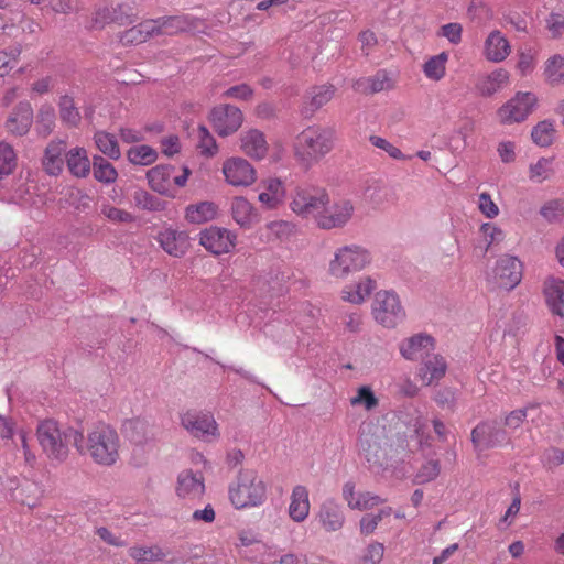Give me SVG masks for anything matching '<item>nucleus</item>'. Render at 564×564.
Instances as JSON below:
<instances>
[{
	"label": "nucleus",
	"mask_w": 564,
	"mask_h": 564,
	"mask_svg": "<svg viewBox=\"0 0 564 564\" xmlns=\"http://www.w3.org/2000/svg\"><path fill=\"white\" fill-rule=\"evenodd\" d=\"M74 434V447L80 455H88L99 466L111 467L120 459V437L115 429L106 424L94 426L85 436Z\"/></svg>",
	"instance_id": "f257e3e1"
},
{
	"label": "nucleus",
	"mask_w": 564,
	"mask_h": 564,
	"mask_svg": "<svg viewBox=\"0 0 564 564\" xmlns=\"http://www.w3.org/2000/svg\"><path fill=\"white\" fill-rule=\"evenodd\" d=\"M335 140L334 129L319 124L308 126L294 140V156L302 165L310 167L333 150Z\"/></svg>",
	"instance_id": "f03ea898"
},
{
	"label": "nucleus",
	"mask_w": 564,
	"mask_h": 564,
	"mask_svg": "<svg viewBox=\"0 0 564 564\" xmlns=\"http://www.w3.org/2000/svg\"><path fill=\"white\" fill-rule=\"evenodd\" d=\"M228 497L238 510L259 507L267 500V485L254 470L247 469L230 484Z\"/></svg>",
	"instance_id": "7ed1b4c3"
},
{
	"label": "nucleus",
	"mask_w": 564,
	"mask_h": 564,
	"mask_svg": "<svg viewBox=\"0 0 564 564\" xmlns=\"http://www.w3.org/2000/svg\"><path fill=\"white\" fill-rule=\"evenodd\" d=\"M80 433L72 427L63 429L55 420H44L36 427V437L48 459L62 463L69 454L68 443H74V434Z\"/></svg>",
	"instance_id": "20e7f679"
},
{
	"label": "nucleus",
	"mask_w": 564,
	"mask_h": 564,
	"mask_svg": "<svg viewBox=\"0 0 564 564\" xmlns=\"http://www.w3.org/2000/svg\"><path fill=\"white\" fill-rule=\"evenodd\" d=\"M371 262L370 252L359 245H346L337 248L328 263L330 276L345 280L349 274L364 270Z\"/></svg>",
	"instance_id": "39448f33"
},
{
	"label": "nucleus",
	"mask_w": 564,
	"mask_h": 564,
	"mask_svg": "<svg viewBox=\"0 0 564 564\" xmlns=\"http://www.w3.org/2000/svg\"><path fill=\"white\" fill-rule=\"evenodd\" d=\"M192 171L187 166L177 170L170 164H160L147 172L150 187L159 194L174 197L176 188L184 187Z\"/></svg>",
	"instance_id": "423d86ee"
},
{
	"label": "nucleus",
	"mask_w": 564,
	"mask_h": 564,
	"mask_svg": "<svg viewBox=\"0 0 564 564\" xmlns=\"http://www.w3.org/2000/svg\"><path fill=\"white\" fill-rule=\"evenodd\" d=\"M359 444L365 458L372 468L387 470L397 467L401 454L398 447L373 435H362Z\"/></svg>",
	"instance_id": "0eeeda50"
},
{
	"label": "nucleus",
	"mask_w": 564,
	"mask_h": 564,
	"mask_svg": "<svg viewBox=\"0 0 564 564\" xmlns=\"http://www.w3.org/2000/svg\"><path fill=\"white\" fill-rule=\"evenodd\" d=\"M329 203V195L323 188L315 187H296L290 198L291 210L301 218L316 217L325 204Z\"/></svg>",
	"instance_id": "6e6552de"
},
{
	"label": "nucleus",
	"mask_w": 564,
	"mask_h": 564,
	"mask_svg": "<svg viewBox=\"0 0 564 564\" xmlns=\"http://www.w3.org/2000/svg\"><path fill=\"white\" fill-rule=\"evenodd\" d=\"M375 321L386 328H394L405 317L399 296L390 291H379L372 303Z\"/></svg>",
	"instance_id": "1a4fd4ad"
},
{
	"label": "nucleus",
	"mask_w": 564,
	"mask_h": 564,
	"mask_svg": "<svg viewBox=\"0 0 564 564\" xmlns=\"http://www.w3.org/2000/svg\"><path fill=\"white\" fill-rule=\"evenodd\" d=\"M522 274V262L514 256L502 254L488 273L487 280L500 289L510 291L520 284Z\"/></svg>",
	"instance_id": "9d476101"
},
{
	"label": "nucleus",
	"mask_w": 564,
	"mask_h": 564,
	"mask_svg": "<svg viewBox=\"0 0 564 564\" xmlns=\"http://www.w3.org/2000/svg\"><path fill=\"white\" fill-rule=\"evenodd\" d=\"M354 213V203L348 198H339L319 209L315 224L324 230L340 229L351 220Z\"/></svg>",
	"instance_id": "9b49d317"
},
{
	"label": "nucleus",
	"mask_w": 564,
	"mask_h": 564,
	"mask_svg": "<svg viewBox=\"0 0 564 564\" xmlns=\"http://www.w3.org/2000/svg\"><path fill=\"white\" fill-rule=\"evenodd\" d=\"M538 104V97L530 91H518L510 100L502 105L497 117L502 124H512L524 121Z\"/></svg>",
	"instance_id": "f8f14e48"
},
{
	"label": "nucleus",
	"mask_w": 564,
	"mask_h": 564,
	"mask_svg": "<svg viewBox=\"0 0 564 564\" xmlns=\"http://www.w3.org/2000/svg\"><path fill=\"white\" fill-rule=\"evenodd\" d=\"M181 425L194 437L213 442L220 435L218 424L212 413L188 410L181 415Z\"/></svg>",
	"instance_id": "ddd939ff"
},
{
	"label": "nucleus",
	"mask_w": 564,
	"mask_h": 564,
	"mask_svg": "<svg viewBox=\"0 0 564 564\" xmlns=\"http://www.w3.org/2000/svg\"><path fill=\"white\" fill-rule=\"evenodd\" d=\"M221 174L227 185L249 187L257 181L256 167L242 156H229L221 164Z\"/></svg>",
	"instance_id": "4468645a"
},
{
	"label": "nucleus",
	"mask_w": 564,
	"mask_h": 564,
	"mask_svg": "<svg viewBox=\"0 0 564 564\" xmlns=\"http://www.w3.org/2000/svg\"><path fill=\"white\" fill-rule=\"evenodd\" d=\"M199 245L214 256L228 254L237 245V235L224 227L209 226L198 234Z\"/></svg>",
	"instance_id": "2eb2a0df"
},
{
	"label": "nucleus",
	"mask_w": 564,
	"mask_h": 564,
	"mask_svg": "<svg viewBox=\"0 0 564 564\" xmlns=\"http://www.w3.org/2000/svg\"><path fill=\"white\" fill-rule=\"evenodd\" d=\"M209 121L220 137L235 133L243 122L241 110L231 105L214 107L209 113Z\"/></svg>",
	"instance_id": "dca6fc26"
},
{
	"label": "nucleus",
	"mask_w": 564,
	"mask_h": 564,
	"mask_svg": "<svg viewBox=\"0 0 564 564\" xmlns=\"http://www.w3.org/2000/svg\"><path fill=\"white\" fill-rule=\"evenodd\" d=\"M160 247L171 257L182 258L191 248L188 232L172 227L164 228L158 234Z\"/></svg>",
	"instance_id": "f3484780"
},
{
	"label": "nucleus",
	"mask_w": 564,
	"mask_h": 564,
	"mask_svg": "<svg viewBox=\"0 0 564 564\" xmlns=\"http://www.w3.org/2000/svg\"><path fill=\"white\" fill-rule=\"evenodd\" d=\"M315 519L327 533L341 530L346 522L343 507L334 499H327L319 506Z\"/></svg>",
	"instance_id": "a211bd4d"
},
{
	"label": "nucleus",
	"mask_w": 564,
	"mask_h": 564,
	"mask_svg": "<svg viewBox=\"0 0 564 564\" xmlns=\"http://www.w3.org/2000/svg\"><path fill=\"white\" fill-rule=\"evenodd\" d=\"M512 52L510 41L500 30H492L484 40L482 56L491 63H501Z\"/></svg>",
	"instance_id": "6ab92c4d"
},
{
	"label": "nucleus",
	"mask_w": 564,
	"mask_h": 564,
	"mask_svg": "<svg viewBox=\"0 0 564 564\" xmlns=\"http://www.w3.org/2000/svg\"><path fill=\"white\" fill-rule=\"evenodd\" d=\"M205 494L204 477L191 469L181 471L177 476L176 495L186 500L200 499Z\"/></svg>",
	"instance_id": "aec40b11"
},
{
	"label": "nucleus",
	"mask_w": 564,
	"mask_h": 564,
	"mask_svg": "<svg viewBox=\"0 0 564 564\" xmlns=\"http://www.w3.org/2000/svg\"><path fill=\"white\" fill-rule=\"evenodd\" d=\"M240 150L248 158L262 161L269 151L265 135L258 129H249L240 134Z\"/></svg>",
	"instance_id": "412c9836"
},
{
	"label": "nucleus",
	"mask_w": 564,
	"mask_h": 564,
	"mask_svg": "<svg viewBox=\"0 0 564 564\" xmlns=\"http://www.w3.org/2000/svg\"><path fill=\"white\" fill-rule=\"evenodd\" d=\"M66 154V142L61 139L51 140L43 154V170L51 176H58L64 169V155Z\"/></svg>",
	"instance_id": "4be33fe9"
},
{
	"label": "nucleus",
	"mask_w": 564,
	"mask_h": 564,
	"mask_svg": "<svg viewBox=\"0 0 564 564\" xmlns=\"http://www.w3.org/2000/svg\"><path fill=\"white\" fill-rule=\"evenodd\" d=\"M505 438L496 422H481L471 431V442L476 448L485 449L497 446Z\"/></svg>",
	"instance_id": "5701e85b"
},
{
	"label": "nucleus",
	"mask_w": 564,
	"mask_h": 564,
	"mask_svg": "<svg viewBox=\"0 0 564 564\" xmlns=\"http://www.w3.org/2000/svg\"><path fill=\"white\" fill-rule=\"evenodd\" d=\"M434 349V339L426 334H416L400 344L401 355L409 360H417Z\"/></svg>",
	"instance_id": "b1692460"
},
{
	"label": "nucleus",
	"mask_w": 564,
	"mask_h": 564,
	"mask_svg": "<svg viewBox=\"0 0 564 564\" xmlns=\"http://www.w3.org/2000/svg\"><path fill=\"white\" fill-rule=\"evenodd\" d=\"M261 192L258 200L267 209H275L285 197V188L282 181L278 177H268L260 183Z\"/></svg>",
	"instance_id": "393cba45"
},
{
	"label": "nucleus",
	"mask_w": 564,
	"mask_h": 564,
	"mask_svg": "<svg viewBox=\"0 0 564 564\" xmlns=\"http://www.w3.org/2000/svg\"><path fill=\"white\" fill-rule=\"evenodd\" d=\"M311 510L310 495L305 486L296 485L291 492L288 514L296 523L304 522Z\"/></svg>",
	"instance_id": "a878e982"
},
{
	"label": "nucleus",
	"mask_w": 564,
	"mask_h": 564,
	"mask_svg": "<svg viewBox=\"0 0 564 564\" xmlns=\"http://www.w3.org/2000/svg\"><path fill=\"white\" fill-rule=\"evenodd\" d=\"M447 371V364L440 355L429 357L421 365L417 376L424 386L438 382Z\"/></svg>",
	"instance_id": "bb28decb"
},
{
	"label": "nucleus",
	"mask_w": 564,
	"mask_h": 564,
	"mask_svg": "<svg viewBox=\"0 0 564 564\" xmlns=\"http://www.w3.org/2000/svg\"><path fill=\"white\" fill-rule=\"evenodd\" d=\"M230 210L234 220L242 228H250L258 221V213L246 197H234L231 199Z\"/></svg>",
	"instance_id": "cd10ccee"
},
{
	"label": "nucleus",
	"mask_w": 564,
	"mask_h": 564,
	"mask_svg": "<svg viewBox=\"0 0 564 564\" xmlns=\"http://www.w3.org/2000/svg\"><path fill=\"white\" fill-rule=\"evenodd\" d=\"M543 292L551 311L561 317L564 316V280L547 278L544 281Z\"/></svg>",
	"instance_id": "c85d7f7f"
},
{
	"label": "nucleus",
	"mask_w": 564,
	"mask_h": 564,
	"mask_svg": "<svg viewBox=\"0 0 564 564\" xmlns=\"http://www.w3.org/2000/svg\"><path fill=\"white\" fill-rule=\"evenodd\" d=\"M33 119V111L30 104H20L6 122L7 130L17 135L25 134Z\"/></svg>",
	"instance_id": "c756f323"
},
{
	"label": "nucleus",
	"mask_w": 564,
	"mask_h": 564,
	"mask_svg": "<svg viewBox=\"0 0 564 564\" xmlns=\"http://www.w3.org/2000/svg\"><path fill=\"white\" fill-rule=\"evenodd\" d=\"M65 161L69 173L78 178L89 175L90 160L85 148L75 147L66 152Z\"/></svg>",
	"instance_id": "7c9ffc66"
},
{
	"label": "nucleus",
	"mask_w": 564,
	"mask_h": 564,
	"mask_svg": "<svg viewBox=\"0 0 564 564\" xmlns=\"http://www.w3.org/2000/svg\"><path fill=\"white\" fill-rule=\"evenodd\" d=\"M376 289V281L370 276H364L351 285H346L341 290V299L352 304H361Z\"/></svg>",
	"instance_id": "2f4dec72"
},
{
	"label": "nucleus",
	"mask_w": 564,
	"mask_h": 564,
	"mask_svg": "<svg viewBox=\"0 0 564 564\" xmlns=\"http://www.w3.org/2000/svg\"><path fill=\"white\" fill-rule=\"evenodd\" d=\"M509 72L503 68H498L480 78L476 88L481 96H491L505 87L509 83Z\"/></svg>",
	"instance_id": "473e14b6"
},
{
	"label": "nucleus",
	"mask_w": 564,
	"mask_h": 564,
	"mask_svg": "<svg viewBox=\"0 0 564 564\" xmlns=\"http://www.w3.org/2000/svg\"><path fill=\"white\" fill-rule=\"evenodd\" d=\"M218 207L213 202L191 204L185 209V219L191 224H204L216 218Z\"/></svg>",
	"instance_id": "72a5a7b5"
},
{
	"label": "nucleus",
	"mask_w": 564,
	"mask_h": 564,
	"mask_svg": "<svg viewBox=\"0 0 564 564\" xmlns=\"http://www.w3.org/2000/svg\"><path fill=\"white\" fill-rule=\"evenodd\" d=\"M126 431L129 440L138 445L154 438V426L141 417L130 420L126 424Z\"/></svg>",
	"instance_id": "f704fd0d"
},
{
	"label": "nucleus",
	"mask_w": 564,
	"mask_h": 564,
	"mask_svg": "<svg viewBox=\"0 0 564 564\" xmlns=\"http://www.w3.org/2000/svg\"><path fill=\"white\" fill-rule=\"evenodd\" d=\"M158 22L153 20H147L133 28L124 31L121 36V41L124 44H140L145 42L149 37L156 35Z\"/></svg>",
	"instance_id": "c9c22d12"
},
{
	"label": "nucleus",
	"mask_w": 564,
	"mask_h": 564,
	"mask_svg": "<svg viewBox=\"0 0 564 564\" xmlns=\"http://www.w3.org/2000/svg\"><path fill=\"white\" fill-rule=\"evenodd\" d=\"M448 58L449 55L446 52L430 56L422 66L424 76L433 82L442 80L446 75Z\"/></svg>",
	"instance_id": "e433bc0d"
},
{
	"label": "nucleus",
	"mask_w": 564,
	"mask_h": 564,
	"mask_svg": "<svg viewBox=\"0 0 564 564\" xmlns=\"http://www.w3.org/2000/svg\"><path fill=\"white\" fill-rule=\"evenodd\" d=\"M543 76L552 87L564 85V56L560 54L550 56L544 63Z\"/></svg>",
	"instance_id": "4c0bfd02"
},
{
	"label": "nucleus",
	"mask_w": 564,
	"mask_h": 564,
	"mask_svg": "<svg viewBox=\"0 0 564 564\" xmlns=\"http://www.w3.org/2000/svg\"><path fill=\"white\" fill-rule=\"evenodd\" d=\"M58 111L61 121L68 128H76L82 121L79 109L73 97L63 95L58 100Z\"/></svg>",
	"instance_id": "58836bf2"
},
{
	"label": "nucleus",
	"mask_w": 564,
	"mask_h": 564,
	"mask_svg": "<svg viewBox=\"0 0 564 564\" xmlns=\"http://www.w3.org/2000/svg\"><path fill=\"white\" fill-rule=\"evenodd\" d=\"M336 88L330 84L314 86L308 91L307 106L312 112L327 105L334 97Z\"/></svg>",
	"instance_id": "ea45409f"
},
{
	"label": "nucleus",
	"mask_w": 564,
	"mask_h": 564,
	"mask_svg": "<svg viewBox=\"0 0 564 564\" xmlns=\"http://www.w3.org/2000/svg\"><path fill=\"white\" fill-rule=\"evenodd\" d=\"M94 140L98 150L105 155L113 160L120 158V149L115 135L105 131H98L95 133Z\"/></svg>",
	"instance_id": "a19ab883"
},
{
	"label": "nucleus",
	"mask_w": 564,
	"mask_h": 564,
	"mask_svg": "<svg viewBox=\"0 0 564 564\" xmlns=\"http://www.w3.org/2000/svg\"><path fill=\"white\" fill-rule=\"evenodd\" d=\"M554 174L553 159L540 158L529 166V178L534 183H542Z\"/></svg>",
	"instance_id": "79ce46f5"
},
{
	"label": "nucleus",
	"mask_w": 564,
	"mask_h": 564,
	"mask_svg": "<svg viewBox=\"0 0 564 564\" xmlns=\"http://www.w3.org/2000/svg\"><path fill=\"white\" fill-rule=\"evenodd\" d=\"M18 158L12 145L0 142V180L11 175L17 167Z\"/></svg>",
	"instance_id": "37998d69"
},
{
	"label": "nucleus",
	"mask_w": 564,
	"mask_h": 564,
	"mask_svg": "<svg viewBox=\"0 0 564 564\" xmlns=\"http://www.w3.org/2000/svg\"><path fill=\"white\" fill-rule=\"evenodd\" d=\"M94 177L101 183L110 184L117 180L115 166L101 156H95L93 162Z\"/></svg>",
	"instance_id": "c03bdc74"
},
{
	"label": "nucleus",
	"mask_w": 564,
	"mask_h": 564,
	"mask_svg": "<svg viewBox=\"0 0 564 564\" xmlns=\"http://www.w3.org/2000/svg\"><path fill=\"white\" fill-rule=\"evenodd\" d=\"M127 156L132 164L149 165L156 161L158 152L150 145L141 144L130 148Z\"/></svg>",
	"instance_id": "a18cd8bd"
},
{
	"label": "nucleus",
	"mask_w": 564,
	"mask_h": 564,
	"mask_svg": "<svg viewBox=\"0 0 564 564\" xmlns=\"http://www.w3.org/2000/svg\"><path fill=\"white\" fill-rule=\"evenodd\" d=\"M555 128L552 121L543 120L532 129L531 137L539 147H549L553 143Z\"/></svg>",
	"instance_id": "49530a36"
},
{
	"label": "nucleus",
	"mask_w": 564,
	"mask_h": 564,
	"mask_svg": "<svg viewBox=\"0 0 564 564\" xmlns=\"http://www.w3.org/2000/svg\"><path fill=\"white\" fill-rule=\"evenodd\" d=\"M153 21L158 22L159 25L156 34L172 35L178 32L186 31L189 28V23L187 22L185 17H169Z\"/></svg>",
	"instance_id": "de8ad7c7"
},
{
	"label": "nucleus",
	"mask_w": 564,
	"mask_h": 564,
	"mask_svg": "<svg viewBox=\"0 0 564 564\" xmlns=\"http://www.w3.org/2000/svg\"><path fill=\"white\" fill-rule=\"evenodd\" d=\"M482 241L485 243L484 251L488 252L489 249L505 240V231L494 223H485L479 228Z\"/></svg>",
	"instance_id": "09e8293b"
},
{
	"label": "nucleus",
	"mask_w": 564,
	"mask_h": 564,
	"mask_svg": "<svg viewBox=\"0 0 564 564\" xmlns=\"http://www.w3.org/2000/svg\"><path fill=\"white\" fill-rule=\"evenodd\" d=\"M392 513V508L386 507L379 510L378 513H367L361 517L359 527H360V534L367 536L372 534L380 521H382L383 518L390 517Z\"/></svg>",
	"instance_id": "8fccbe9b"
},
{
	"label": "nucleus",
	"mask_w": 564,
	"mask_h": 564,
	"mask_svg": "<svg viewBox=\"0 0 564 564\" xmlns=\"http://www.w3.org/2000/svg\"><path fill=\"white\" fill-rule=\"evenodd\" d=\"M129 555L139 563L145 561H161L165 557V553L158 545L150 547L133 546L129 550Z\"/></svg>",
	"instance_id": "3c124183"
},
{
	"label": "nucleus",
	"mask_w": 564,
	"mask_h": 564,
	"mask_svg": "<svg viewBox=\"0 0 564 564\" xmlns=\"http://www.w3.org/2000/svg\"><path fill=\"white\" fill-rule=\"evenodd\" d=\"M198 148L200 153L205 156L212 158L217 154L218 145L215 138L210 134L208 129L204 126L198 127L197 130Z\"/></svg>",
	"instance_id": "603ef678"
},
{
	"label": "nucleus",
	"mask_w": 564,
	"mask_h": 564,
	"mask_svg": "<svg viewBox=\"0 0 564 564\" xmlns=\"http://www.w3.org/2000/svg\"><path fill=\"white\" fill-rule=\"evenodd\" d=\"M55 127V110L51 105H43L37 115V128L40 133L48 135Z\"/></svg>",
	"instance_id": "864d4df0"
},
{
	"label": "nucleus",
	"mask_w": 564,
	"mask_h": 564,
	"mask_svg": "<svg viewBox=\"0 0 564 564\" xmlns=\"http://www.w3.org/2000/svg\"><path fill=\"white\" fill-rule=\"evenodd\" d=\"M441 473V465L438 460H429L422 465L415 475L417 484H425L434 480Z\"/></svg>",
	"instance_id": "5fc2aeb1"
},
{
	"label": "nucleus",
	"mask_w": 564,
	"mask_h": 564,
	"mask_svg": "<svg viewBox=\"0 0 564 564\" xmlns=\"http://www.w3.org/2000/svg\"><path fill=\"white\" fill-rule=\"evenodd\" d=\"M536 64V54L531 50L522 51L518 55L517 62V70L521 74V76H527L531 74Z\"/></svg>",
	"instance_id": "6e6d98bb"
},
{
	"label": "nucleus",
	"mask_w": 564,
	"mask_h": 564,
	"mask_svg": "<svg viewBox=\"0 0 564 564\" xmlns=\"http://www.w3.org/2000/svg\"><path fill=\"white\" fill-rule=\"evenodd\" d=\"M437 36L447 39L453 45H458L462 42L463 26L457 22L444 24L437 31Z\"/></svg>",
	"instance_id": "4d7b16f0"
},
{
	"label": "nucleus",
	"mask_w": 564,
	"mask_h": 564,
	"mask_svg": "<svg viewBox=\"0 0 564 564\" xmlns=\"http://www.w3.org/2000/svg\"><path fill=\"white\" fill-rule=\"evenodd\" d=\"M383 502L384 500L381 497L373 495L369 491H361L357 494V500L356 502H354V510H369Z\"/></svg>",
	"instance_id": "13d9d810"
},
{
	"label": "nucleus",
	"mask_w": 564,
	"mask_h": 564,
	"mask_svg": "<svg viewBox=\"0 0 564 564\" xmlns=\"http://www.w3.org/2000/svg\"><path fill=\"white\" fill-rule=\"evenodd\" d=\"M352 405H364L366 410H371L378 404V400L369 387H360L357 394L351 398Z\"/></svg>",
	"instance_id": "bf43d9fd"
},
{
	"label": "nucleus",
	"mask_w": 564,
	"mask_h": 564,
	"mask_svg": "<svg viewBox=\"0 0 564 564\" xmlns=\"http://www.w3.org/2000/svg\"><path fill=\"white\" fill-rule=\"evenodd\" d=\"M540 213L546 220L556 221L564 217V205L557 199L550 200L541 207Z\"/></svg>",
	"instance_id": "052dcab7"
},
{
	"label": "nucleus",
	"mask_w": 564,
	"mask_h": 564,
	"mask_svg": "<svg viewBox=\"0 0 564 564\" xmlns=\"http://www.w3.org/2000/svg\"><path fill=\"white\" fill-rule=\"evenodd\" d=\"M384 546L382 543L372 542L365 550L361 556V564H379L383 557Z\"/></svg>",
	"instance_id": "680f3d73"
},
{
	"label": "nucleus",
	"mask_w": 564,
	"mask_h": 564,
	"mask_svg": "<svg viewBox=\"0 0 564 564\" xmlns=\"http://www.w3.org/2000/svg\"><path fill=\"white\" fill-rule=\"evenodd\" d=\"M19 55V50H11L10 52L0 51V78L9 75L17 66Z\"/></svg>",
	"instance_id": "e2e57ef3"
},
{
	"label": "nucleus",
	"mask_w": 564,
	"mask_h": 564,
	"mask_svg": "<svg viewBox=\"0 0 564 564\" xmlns=\"http://www.w3.org/2000/svg\"><path fill=\"white\" fill-rule=\"evenodd\" d=\"M369 140L373 147L383 150L384 152H387L389 154L390 158L395 159V160L405 159L402 151L394 144L390 143L384 138H381L378 135H371Z\"/></svg>",
	"instance_id": "0e129e2a"
},
{
	"label": "nucleus",
	"mask_w": 564,
	"mask_h": 564,
	"mask_svg": "<svg viewBox=\"0 0 564 564\" xmlns=\"http://www.w3.org/2000/svg\"><path fill=\"white\" fill-rule=\"evenodd\" d=\"M478 208L487 218H495L499 215L498 205L491 199L488 193H481L478 197Z\"/></svg>",
	"instance_id": "69168bd1"
},
{
	"label": "nucleus",
	"mask_w": 564,
	"mask_h": 564,
	"mask_svg": "<svg viewBox=\"0 0 564 564\" xmlns=\"http://www.w3.org/2000/svg\"><path fill=\"white\" fill-rule=\"evenodd\" d=\"M101 214L116 223H131L134 219L130 213L110 205L102 206Z\"/></svg>",
	"instance_id": "338daca9"
},
{
	"label": "nucleus",
	"mask_w": 564,
	"mask_h": 564,
	"mask_svg": "<svg viewBox=\"0 0 564 564\" xmlns=\"http://www.w3.org/2000/svg\"><path fill=\"white\" fill-rule=\"evenodd\" d=\"M545 22L552 39H558L564 34V18L562 15L551 13Z\"/></svg>",
	"instance_id": "774afa93"
}]
</instances>
